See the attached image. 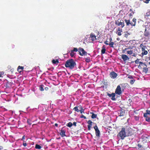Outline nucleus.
Here are the masks:
<instances>
[{"instance_id": "nucleus-1", "label": "nucleus", "mask_w": 150, "mask_h": 150, "mask_svg": "<svg viewBox=\"0 0 150 150\" xmlns=\"http://www.w3.org/2000/svg\"><path fill=\"white\" fill-rule=\"evenodd\" d=\"M65 65L66 68H68L71 69L75 70L77 69L76 63L72 59L68 60L66 62Z\"/></svg>"}, {"instance_id": "nucleus-2", "label": "nucleus", "mask_w": 150, "mask_h": 150, "mask_svg": "<svg viewBox=\"0 0 150 150\" xmlns=\"http://www.w3.org/2000/svg\"><path fill=\"white\" fill-rule=\"evenodd\" d=\"M125 131V128H122L118 133V137L120 138L121 139L123 140L126 137H127Z\"/></svg>"}, {"instance_id": "nucleus-3", "label": "nucleus", "mask_w": 150, "mask_h": 150, "mask_svg": "<svg viewBox=\"0 0 150 150\" xmlns=\"http://www.w3.org/2000/svg\"><path fill=\"white\" fill-rule=\"evenodd\" d=\"M125 132L126 135L127 137H129L131 136L133 134V132L131 129V128L130 127L125 128Z\"/></svg>"}, {"instance_id": "nucleus-4", "label": "nucleus", "mask_w": 150, "mask_h": 150, "mask_svg": "<svg viewBox=\"0 0 150 150\" xmlns=\"http://www.w3.org/2000/svg\"><path fill=\"white\" fill-rule=\"evenodd\" d=\"M115 24L116 25L120 26H121L122 28H123L124 26V23L123 20H121L119 19L118 20H116L115 22Z\"/></svg>"}, {"instance_id": "nucleus-5", "label": "nucleus", "mask_w": 150, "mask_h": 150, "mask_svg": "<svg viewBox=\"0 0 150 150\" xmlns=\"http://www.w3.org/2000/svg\"><path fill=\"white\" fill-rule=\"evenodd\" d=\"M78 52L79 54L81 56L87 55V52L84 50L83 48H79L78 49Z\"/></svg>"}, {"instance_id": "nucleus-6", "label": "nucleus", "mask_w": 150, "mask_h": 150, "mask_svg": "<svg viewBox=\"0 0 150 150\" xmlns=\"http://www.w3.org/2000/svg\"><path fill=\"white\" fill-rule=\"evenodd\" d=\"M14 85V84L13 82L8 81L4 85L6 87L5 90L6 91L8 88H11Z\"/></svg>"}, {"instance_id": "nucleus-7", "label": "nucleus", "mask_w": 150, "mask_h": 150, "mask_svg": "<svg viewBox=\"0 0 150 150\" xmlns=\"http://www.w3.org/2000/svg\"><path fill=\"white\" fill-rule=\"evenodd\" d=\"M93 128L95 131L96 136L98 137H100V132L97 125H96Z\"/></svg>"}, {"instance_id": "nucleus-8", "label": "nucleus", "mask_w": 150, "mask_h": 150, "mask_svg": "<svg viewBox=\"0 0 150 150\" xmlns=\"http://www.w3.org/2000/svg\"><path fill=\"white\" fill-rule=\"evenodd\" d=\"M115 93L119 95H120L122 93L120 85L117 86L115 91Z\"/></svg>"}, {"instance_id": "nucleus-9", "label": "nucleus", "mask_w": 150, "mask_h": 150, "mask_svg": "<svg viewBox=\"0 0 150 150\" xmlns=\"http://www.w3.org/2000/svg\"><path fill=\"white\" fill-rule=\"evenodd\" d=\"M107 95L109 97H111V99L112 100H116V98H115V94L114 93H112V94H110L107 93Z\"/></svg>"}, {"instance_id": "nucleus-10", "label": "nucleus", "mask_w": 150, "mask_h": 150, "mask_svg": "<svg viewBox=\"0 0 150 150\" xmlns=\"http://www.w3.org/2000/svg\"><path fill=\"white\" fill-rule=\"evenodd\" d=\"M110 77L112 79H115L117 76V74L114 71H112L110 74Z\"/></svg>"}, {"instance_id": "nucleus-11", "label": "nucleus", "mask_w": 150, "mask_h": 150, "mask_svg": "<svg viewBox=\"0 0 150 150\" xmlns=\"http://www.w3.org/2000/svg\"><path fill=\"white\" fill-rule=\"evenodd\" d=\"M66 131L63 129V128H62L60 132V134L62 137H63L66 136V135L65 134Z\"/></svg>"}, {"instance_id": "nucleus-12", "label": "nucleus", "mask_w": 150, "mask_h": 150, "mask_svg": "<svg viewBox=\"0 0 150 150\" xmlns=\"http://www.w3.org/2000/svg\"><path fill=\"white\" fill-rule=\"evenodd\" d=\"M88 123L89 125H88V129L89 130H90L91 127L92 125L93 122L91 120H89L88 122Z\"/></svg>"}, {"instance_id": "nucleus-13", "label": "nucleus", "mask_w": 150, "mask_h": 150, "mask_svg": "<svg viewBox=\"0 0 150 150\" xmlns=\"http://www.w3.org/2000/svg\"><path fill=\"white\" fill-rule=\"evenodd\" d=\"M125 113V110L123 109H121L119 111V116L121 117V116H123L124 115Z\"/></svg>"}, {"instance_id": "nucleus-14", "label": "nucleus", "mask_w": 150, "mask_h": 150, "mask_svg": "<svg viewBox=\"0 0 150 150\" xmlns=\"http://www.w3.org/2000/svg\"><path fill=\"white\" fill-rule=\"evenodd\" d=\"M122 58L123 59V61H125L129 59V57L125 54H122Z\"/></svg>"}, {"instance_id": "nucleus-15", "label": "nucleus", "mask_w": 150, "mask_h": 150, "mask_svg": "<svg viewBox=\"0 0 150 150\" xmlns=\"http://www.w3.org/2000/svg\"><path fill=\"white\" fill-rule=\"evenodd\" d=\"M128 10L129 8H125L124 9H123V12H124V15H127L128 13Z\"/></svg>"}, {"instance_id": "nucleus-16", "label": "nucleus", "mask_w": 150, "mask_h": 150, "mask_svg": "<svg viewBox=\"0 0 150 150\" xmlns=\"http://www.w3.org/2000/svg\"><path fill=\"white\" fill-rule=\"evenodd\" d=\"M129 11L131 12V13H130L129 14V17H131L132 16L133 14H134L135 13V10H134L133 11L131 9H129Z\"/></svg>"}, {"instance_id": "nucleus-17", "label": "nucleus", "mask_w": 150, "mask_h": 150, "mask_svg": "<svg viewBox=\"0 0 150 150\" xmlns=\"http://www.w3.org/2000/svg\"><path fill=\"white\" fill-rule=\"evenodd\" d=\"M105 51L106 49L105 46L104 45H103L102 47V49L101 51L102 54L105 53Z\"/></svg>"}, {"instance_id": "nucleus-18", "label": "nucleus", "mask_w": 150, "mask_h": 150, "mask_svg": "<svg viewBox=\"0 0 150 150\" xmlns=\"http://www.w3.org/2000/svg\"><path fill=\"white\" fill-rule=\"evenodd\" d=\"M79 109H80V110H79V112H80V113L81 114L83 113H84V109H83L82 106H79Z\"/></svg>"}, {"instance_id": "nucleus-19", "label": "nucleus", "mask_w": 150, "mask_h": 150, "mask_svg": "<svg viewBox=\"0 0 150 150\" xmlns=\"http://www.w3.org/2000/svg\"><path fill=\"white\" fill-rule=\"evenodd\" d=\"M45 87L44 86L43 84H41L39 86V90L41 91H43L44 90V88Z\"/></svg>"}, {"instance_id": "nucleus-20", "label": "nucleus", "mask_w": 150, "mask_h": 150, "mask_svg": "<svg viewBox=\"0 0 150 150\" xmlns=\"http://www.w3.org/2000/svg\"><path fill=\"white\" fill-rule=\"evenodd\" d=\"M24 69V67H23L21 66H18V68H17V70L19 72H21L22 71L20 70V69H21L22 70Z\"/></svg>"}, {"instance_id": "nucleus-21", "label": "nucleus", "mask_w": 150, "mask_h": 150, "mask_svg": "<svg viewBox=\"0 0 150 150\" xmlns=\"http://www.w3.org/2000/svg\"><path fill=\"white\" fill-rule=\"evenodd\" d=\"M147 67H144L143 68V72H145V73H147L148 71V68H146Z\"/></svg>"}, {"instance_id": "nucleus-22", "label": "nucleus", "mask_w": 150, "mask_h": 150, "mask_svg": "<svg viewBox=\"0 0 150 150\" xmlns=\"http://www.w3.org/2000/svg\"><path fill=\"white\" fill-rule=\"evenodd\" d=\"M125 21L126 23V25L127 26H129L130 24H131V22L129 20H125Z\"/></svg>"}, {"instance_id": "nucleus-23", "label": "nucleus", "mask_w": 150, "mask_h": 150, "mask_svg": "<svg viewBox=\"0 0 150 150\" xmlns=\"http://www.w3.org/2000/svg\"><path fill=\"white\" fill-rule=\"evenodd\" d=\"M149 35V33L148 31L146 30V29H145L144 32V35L146 37H148Z\"/></svg>"}, {"instance_id": "nucleus-24", "label": "nucleus", "mask_w": 150, "mask_h": 150, "mask_svg": "<svg viewBox=\"0 0 150 150\" xmlns=\"http://www.w3.org/2000/svg\"><path fill=\"white\" fill-rule=\"evenodd\" d=\"M78 108H79V106H76L74 108L73 110L77 112H79V109Z\"/></svg>"}, {"instance_id": "nucleus-25", "label": "nucleus", "mask_w": 150, "mask_h": 150, "mask_svg": "<svg viewBox=\"0 0 150 150\" xmlns=\"http://www.w3.org/2000/svg\"><path fill=\"white\" fill-rule=\"evenodd\" d=\"M35 148L37 149H40L41 148V146L39 144H36L35 146Z\"/></svg>"}, {"instance_id": "nucleus-26", "label": "nucleus", "mask_w": 150, "mask_h": 150, "mask_svg": "<svg viewBox=\"0 0 150 150\" xmlns=\"http://www.w3.org/2000/svg\"><path fill=\"white\" fill-rule=\"evenodd\" d=\"M72 125H73L72 123L71 122H69V123H67L66 124L67 126V127H71L72 126Z\"/></svg>"}, {"instance_id": "nucleus-27", "label": "nucleus", "mask_w": 150, "mask_h": 150, "mask_svg": "<svg viewBox=\"0 0 150 150\" xmlns=\"http://www.w3.org/2000/svg\"><path fill=\"white\" fill-rule=\"evenodd\" d=\"M91 117L92 119L96 118L97 117V115L94 113H93V115H91Z\"/></svg>"}, {"instance_id": "nucleus-28", "label": "nucleus", "mask_w": 150, "mask_h": 150, "mask_svg": "<svg viewBox=\"0 0 150 150\" xmlns=\"http://www.w3.org/2000/svg\"><path fill=\"white\" fill-rule=\"evenodd\" d=\"M52 63L54 64H57V63L59 62L58 61V60H55L54 59H53L52 60Z\"/></svg>"}, {"instance_id": "nucleus-29", "label": "nucleus", "mask_w": 150, "mask_h": 150, "mask_svg": "<svg viewBox=\"0 0 150 150\" xmlns=\"http://www.w3.org/2000/svg\"><path fill=\"white\" fill-rule=\"evenodd\" d=\"M38 108H34L33 109H30L29 110L28 112H33V111L36 109H37Z\"/></svg>"}, {"instance_id": "nucleus-30", "label": "nucleus", "mask_w": 150, "mask_h": 150, "mask_svg": "<svg viewBox=\"0 0 150 150\" xmlns=\"http://www.w3.org/2000/svg\"><path fill=\"white\" fill-rule=\"evenodd\" d=\"M75 54L74 52L71 50L70 53V55L71 57H73L74 56Z\"/></svg>"}, {"instance_id": "nucleus-31", "label": "nucleus", "mask_w": 150, "mask_h": 150, "mask_svg": "<svg viewBox=\"0 0 150 150\" xmlns=\"http://www.w3.org/2000/svg\"><path fill=\"white\" fill-rule=\"evenodd\" d=\"M7 77L11 79H13L16 78L15 76L9 74L7 75Z\"/></svg>"}, {"instance_id": "nucleus-32", "label": "nucleus", "mask_w": 150, "mask_h": 150, "mask_svg": "<svg viewBox=\"0 0 150 150\" xmlns=\"http://www.w3.org/2000/svg\"><path fill=\"white\" fill-rule=\"evenodd\" d=\"M114 44V43L113 42H111L110 43H109V45L110 47L114 48L113 45Z\"/></svg>"}, {"instance_id": "nucleus-33", "label": "nucleus", "mask_w": 150, "mask_h": 150, "mask_svg": "<svg viewBox=\"0 0 150 150\" xmlns=\"http://www.w3.org/2000/svg\"><path fill=\"white\" fill-rule=\"evenodd\" d=\"M145 120L146 121L150 122V117L149 116L146 117Z\"/></svg>"}, {"instance_id": "nucleus-34", "label": "nucleus", "mask_w": 150, "mask_h": 150, "mask_svg": "<svg viewBox=\"0 0 150 150\" xmlns=\"http://www.w3.org/2000/svg\"><path fill=\"white\" fill-rule=\"evenodd\" d=\"M147 53H148V52L146 50H145L142 53V55L143 56L144 55L147 54Z\"/></svg>"}, {"instance_id": "nucleus-35", "label": "nucleus", "mask_w": 150, "mask_h": 150, "mask_svg": "<svg viewBox=\"0 0 150 150\" xmlns=\"http://www.w3.org/2000/svg\"><path fill=\"white\" fill-rule=\"evenodd\" d=\"M132 21L134 23V24L133 25V26H135L136 25V19L134 18H133L132 20Z\"/></svg>"}, {"instance_id": "nucleus-36", "label": "nucleus", "mask_w": 150, "mask_h": 150, "mask_svg": "<svg viewBox=\"0 0 150 150\" xmlns=\"http://www.w3.org/2000/svg\"><path fill=\"white\" fill-rule=\"evenodd\" d=\"M127 53L128 54L130 55L132 54L133 53V51L132 50H129L127 51Z\"/></svg>"}, {"instance_id": "nucleus-37", "label": "nucleus", "mask_w": 150, "mask_h": 150, "mask_svg": "<svg viewBox=\"0 0 150 150\" xmlns=\"http://www.w3.org/2000/svg\"><path fill=\"white\" fill-rule=\"evenodd\" d=\"M135 81V79H131V80H130V83L131 84H132L134 83V82Z\"/></svg>"}, {"instance_id": "nucleus-38", "label": "nucleus", "mask_w": 150, "mask_h": 150, "mask_svg": "<svg viewBox=\"0 0 150 150\" xmlns=\"http://www.w3.org/2000/svg\"><path fill=\"white\" fill-rule=\"evenodd\" d=\"M139 63L140 65L143 66V65H144L145 66H146V67H147V65L146 64H145V63H143L142 62H139Z\"/></svg>"}, {"instance_id": "nucleus-39", "label": "nucleus", "mask_w": 150, "mask_h": 150, "mask_svg": "<svg viewBox=\"0 0 150 150\" xmlns=\"http://www.w3.org/2000/svg\"><path fill=\"white\" fill-rule=\"evenodd\" d=\"M85 61L87 62H90V59L89 58H86L85 59Z\"/></svg>"}, {"instance_id": "nucleus-40", "label": "nucleus", "mask_w": 150, "mask_h": 150, "mask_svg": "<svg viewBox=\"0 0 150 150\" xmlns=\"http://www.w3.org/2000/svg\"><path fill=\"white\" fill-rule=\"evenodd\" d=\"M72 51L74 52H76L78 51V49H77V48H76V47H74L73 49V50H72Z\"/></svg>"}, {"instance_id": "nucleus-41", "label": "nucleus", "mask_w": 150, "mask_h": 150, "mask_svg": "<svg viewBox=\"0 0 150 150\" xmlns=\"http://www.w3.org/2000/svg\"><path fill=\"white\" fill-rule=\"evenodd\" d=\"M134 62L136 64H138V63H139V62H140L139 59H137Z\"/></svg>"}, {"instance_id": "nucleus-42", "label": "nucleus", "mask_w": 150, "mask_h": 150, "mask_svg": "<svg viewBox=\"0 0 150 150\" xmlns=\"http://www.w3.org/2000/svg\"><path fill=\"white\" fill-rule=\"evenodd\" d=\"M122 32L121 31H117L116 34H117V35L119 36H120L122 34L121 33V32Z\"/></svg>"}, {"instance_id": "nucleus-43", "label": "nucleus", "mask_w": 150, "mask_h": 150, "mask_svg": "<svg viewBox=\"0 0 150 150\" xmlns=\"http://www.w3.org/2000/svg\"><path fill=\"white\" fill-rule=\"evenodd\" d=\"M25 135H23V136L22 138L21 139V140L23 141V142H25V141L24 140V139H25Z\"/></svg>"}, {"instance_id": "nucleus-44", "label": "nucleus", "mask_w": 150, "mask_h": 150, "mask_svg": "<svg viewBox=\"0 0 150 150\" xmlns=\"http://www.w3.org/2000/svg\"><path fill=\"white\" fill-rule=\"evenodd\" d=\"M144 116L146 118V117H149V115L147 114L146 113H144Z\"/></svg>"}, {"instance_id": "nucleus-45", "label": "nucleus", "mask_w": 150, "mask_h": 150, "mask_svg": "<svg viewBox=\"0 0 150 150\" xmlns=\"http://www.w3.org/2000/svg\"><path fill=\"white\" fill-rule=\"evenodd\" d=\"M27 123L29 125H31L32 124L30 120L29 119L27 120Z\"/></svg>"}, {"instance_id": "nucleus-46", "label": "nucleus", "mask_w": 150, "mask_h": 150, "mask_svg": "<svg viewBox=\"0 0 150 150\" xmlns=\"http://www.w3.org/2000/svg\"><path fill=\"white\" fill-rule=\"evenodd\" d=\"M146 113L148 115H150V110H146Z\"/></svg>"}, {"instance_id": "nucleus-47", "label": "nucleus", "mask_w": 150, "mask_h": 150, "mask_svg": "<svg viewBox=\"0 0 150 150\" xmlns=\"http://www.w3.org/2000/svg\"><path fill=\"white\" fill-rule=\"evenodd\" d=\"M134 119L135 120L137 121L139 120V117L137 116H135L134 117Z\"/></svg>"}, {"instance_id": "nucleus-48", "label": "nucleus", "mask_w": 150, "mask_h": 150, "mask_svg": "<svg viewBox=\"0 0 150 150\" xmlns=\"http://www.w3.org/2000/svg\"><path fill=\"white\" fill-rule=\"evenodd\" d=\"M145 46H143L142 48V51L143 52L145 51Z\"/></svg>"}, {"instance_id": "nucleus-49", "label": "nucleus", "mask_w": 150, "mask_h": 150, "mask_svg": "<svg viewBox=\"0 0 150 150\" xmlns=\"http://www.w3.org/2000/svg\"><path fill=\"white\" fill-rule=\"evenodd\" d=\"M81 118H84V119H86V117L84 116L83 115H82L80 116Z\"/></svg>"}, {"instance_id": "nucleus-50", "label": "nucleus", "mask_w": 150, "mask_h": 150, "mask_svg": "<svg viewBox=\"0 0 150 150\" xmlns=\"http://www.w3.org/2000/svg\"><path fill=\"white\" fill-rule=\"evenodd\" d=\"M120 14H121L122 15L123 14H124V12H123V10H121L119 12Z\"/></svg>"}, {"instance_id": "nucleus-51", "label": "nucleus", "mask_w": 150, "mask_h": 150, "mask_svg": "<svg viewBox=\"0 0 150 150\" xmlns=\"http://www.w3.org/2000/svg\"><path fill=\"white\" fill-rule=\"evenodd\" d=\"M117 31H121L122 32V30L121 28H118L117 29Z\"/></svg>"}, {"instance_id": "nucleus-52", "label": "nucleus", "mask_w": 150, "mask_h": 150, "mask_svg": "<svg viewBox=\"0 0 150 150\" xmlns=\"http://www.w3.org/2000/svg\"><path fill=\"white\" fill-rule=\"evenodd\" d=\"M150 1V0H143L144 2L147 4L149 3V1Z\"/></svg>"}, {"instance_id": "nucleus-53", "label": "nucleus", "mask_w": 150, "mask_h": 150, "mask_svg": "<svg viewBox=\"0 0 150 150\" xmlns=\"http://www.w3.org/2000/svg\"><path fill=\"white\" fill-rule=\"evenodd\" d=\"M129 35V33H125L124 35V36L126 38H127Z\"/></svg>"}, {"instance_id": "nucleus-54", "label": "nucleus", "mask_w": 150, "mask_h": 150, "mask_svg": "<svg viewBox=\"0 0 150 150\" xmlns=\"http://www.w3.org/2000/svg\"><path fill=\"white\" fill-rule=\"evenodd\" d=\"M128 78L130 79H133V76L132 75H129Z\"/></svg>"}, {"instance_id": "nucleus-55", "label": "nucleus", "mask_w": 150, "mask_h": 150, "mask_svg": "<svg viewBox=\"0 0 150 150\" xmlns=\"http://www.w3.org/2000/svg\"><path fill=\"white\" fill-rule=\"evenodd\" d=\"M23 145L24 146H26L27 145V144L25 142H23Z\"/></svg>"}, {"instance_id": "nucleus-56", "label": "nucleus", "mask_w": 150, "mask_h": 150, "mask_svg": "<svg viewBox=\"0 0 150 150\" xmlns=\"http://www.w3.org/2000/svg\"><path fill=\"white\" fill-rule=\"evenodd\" d=\"M104 43L107 45H109V43H108V41L107 40H106L104 42Z\"/></svg>"}, {"instance_id": "nucleus-57", "label": "nucleus", "mask_w": 150, "mask_h": 150, "mask_svg": "<svg viewBox=\"0 0 150 150\" xmlns=\"http://www.w3.org/2000/svg\"><path fill=\"white\" fill-rule=\"evenodd\" d=\"M134 24V23L133 22H131V24H130V25H131V26H133Z\"/></svg>"}, {"instance_id": "nucleus-58", "label": "nucleus", "mask_w": 150, "mask_h": 150, "mask_svg": "<svg viewBox=\"0 0 150 150\" xmlns=\"http://www.w3.org/2000/svg\"><path fill=\"white\" fill-rule=\"evenodd\" d=\"M137 146L139 148H141L142 147V146L139 144H138Z\"/></svg>"}, {"instance_id": "nucleus-59", "label": "nucleus", "mask_w": 150, "mask_h": 150, "mask_svg": "<svg viewBox=\"0 0 150 150\" xmlns=\"http://www.w3.org/2000/svg\"><path fill=\"white\" fill-rule=\"evenodd\" d=\"M49 89V88L47 87H45V91H47Z\"/></svg>"}, {"instance_id": "nucleus-60", "label": "nucleus", "mask_w": 150, "mask_h": 150, "mask_svg": "<svg viewBox=\"0 0 150 150\" xmlns=\"http://www.w3.org/2000/svg\"><path fill=\"white\" fill-rule=\"evenodd\" d=\"M76 122H73V124H73V125H74V126H76Z\"/></svg>"}, {"instance_id": "nucleus-61", "label": "nucleus", "mask_w": 150, "mask_h": 150, "mask_svg": "<svg viewBox=\"0 0 150 150\" xmlns=\"http://www.w3.org/2000/svg\"><path fill=\"white\" fill-rule=\"evenodd\" d=\"M141 65H138V68L139 69H141L142 68V67H141Z\"/></svg>"}, {"instance_id": "nucleus-62", "label": "nucleus", "mask_w": 150, "mask_h": 150, "mask_svg": "<svg viewBox=\"0 0 150 150\" xmlns=\"http://www.w3.org/2000/svg\"><path fill=\"white\" fill-rule=\"evenodd\" d=\"M30 108V107H28L26 108V111L28 112L29 110L28 109Z\"/></svg>"}, {"instance_id": "nucleus-63", "label": "nucleus", "mask_w": 150, "mask_h": 150, "mask_svg": "<svg viewBox=\"0 0 150 150\" xmlns=\"http://www.w3.org/2000/svg\"><path fill=\"white\" fill-rule=\"evenodd\" d=\"M3 149V148L2 146H0V150H2Z\"/></svg>"}, {"instance_id": "nucleus-64", "label": "nucleus", "mask_w": 150, "mask_h": 150, "mask_svg": "<svg viewBox=\"0 0 150 150\" xmlns=\"http://www.w3.org/2000/svg\"><path fill=\"white\" fill-rule=\"evenodd\" d=\"M143 46H144L142 44H141L140 46V47L142 48Z\"/></svg>"}]
</instances>
